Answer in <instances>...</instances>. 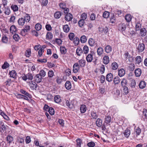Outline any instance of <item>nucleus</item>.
I'll list each match as a JSON object with an SVG mask.
<instances>
[{"label":"nucleus","instance_id":"obj_25","mask_svg":"<svg viewBox=\"0 0 147 147\" xmlns=\"http://www.w3.org/2000/svg\"><path fill=\"white\" fill-rule=\"evenodd\" d=\"M80 67H83L85 65L86 61L84 59H81L78 61Z\"/></svg>","mask_w":147,"mask_h":147},{"label":"nucleus","instance_id":"obj_32","mask_svg":"<svg viewBox=\"0 0 147 147\" xmlns=\"http://www.w3.org/2000/svg\"><path fill=\"white\" fill-rule=\"evenodd\" d=\"M139 86L140 88H144L146 86L145 82L144 81H141L140 83Z\"/></svg>","mask_w":147,"mask_h":147},{"label":"nucleus","instance_id":"obj_24","mask_svg":"<svg viewBox=\"0 0 147 147\" xmlns=\"http://www.w3.org/2000/svg\"><path fill=\"white\" fill-rule=\"evenodd\" d=\"M25 21L24 19L23 18H21L19 19L18 20V24L21 26H23Z\"/></svg>","mask_w":147,"mask_h":147},{"label":"nucleus","instance_id":"obj_28","mask_svg":"<svg viewBox=\"0 0 147 147\" xmlns=\"http://www.w3.org/2000/svg\"><path fill=\"white\" fill-rule=\"evenodd\" d=\"M80 40L81 43H84L86 42L87 39L85 35H83L81 36Z\"/></svg>","mask_w":147,"mask_h":147},{"label":"nucleus","instance_id":"obj_18","mask_svg":"<svg viewBox=\"0 0 147 147\" xmlns=\"http://www.w3.org/2000/svg\"><path fill=\"white\" fill-rule=\"evenodd\" d=\"M125 74V70L123 68L120 69L119 70L118 75L121 77L123 76Z\"/></svg>","mask_w":147,"mask_h":147},{"label":"nucleus","instance_id":"obj_49","mask_svg":"<svg viewBox=\"0 0 147 147\" xmlns=\"http://www.w3.org/2000/svg\"><path fill=\"white\" fill-rule=\"evenodd\" d=\"M114 82L115 84H119L120 82V80L119 78L117 76L115 77L114 79Z\"/></svg>","mask_w":147,"mask_h":147},{"label":"nucleus","instance_id":"obj_3","mask_svg":"<svg viewBox=\"0 0 147 147\" xmlns=\"http://www.w3.org/2000/svg\"><path fill=\"white\" fill-rule=\"evenodd\" d=\"M65 100V104L66 106L68 107V108L70 109H72L74 105V103L73 101L74 100L70 101V99L69 100Z\"/></svg>","mask_w":147,"mask_h":147},{"label":"nucleus","instance_id":"obj_2","mask_svg":"<svg viewBox=\"0 0 147 147\" xmlns=\"http://www.w3.org/2000/svg\"><path fill=\"white\" fill-rule=\"evenodd\" d=\"M99 30L101 34L104 35L108 32L109 28L107 27H101L99 28Z\"/></svg>","mask_w":147,"mask_h":147},{"label":"nucleus","instance_id":"obj_33","mask_svg":"<svg viewBox=\"0 0 147 147\" xmlns=\"http://www.w3.org/2000/svg\"><path fill=\"white\" fill-rule=\"evenodd\" d=\"M54 100L55 102L57 103H59L61 102L60 97L59 95H57L55 97Z\"/></svg>","mask_w":147,"mask_h":147},{"label":"nucleus","instance_id":"obj_6","mask_svg":"<svg viewBox=\"0 0 147 147\" xmlns=\"http://www.w3.org/2000/svg\"><path fill=\"white\" fill-rule=\"evenodd\" d=\"M34 80L35 82L37 83L40 82L42 80V77L39 74H37L36 75L34 78Z\"/></svg>","mask_w":147,"mask_h":147},{"label":"nucleus","instance_id":"obj_31","mask_svg":"<svg viewBox=\"0 0 147 147\" xmlns=\"http://www.w3.org/2000/svg\"><path fill=\"white\" fill-rule=\"evenodd\" d=\"M65 86L67 89H70L71 88V85L70 82L67 81L65 84Z\"/></svg>","mask_w":147,"mask_h":147},{"label":"nucleus","instance_id":"obj_52","mask_svg":"<svg viewBox=\"0 0 147 147\" xmlns=\"http://www.w3.org/2000/svg\"><path fill=\"white\" fill-rule=\"evenodd\" d=\"M31 51L30 49H28L25 52V55L27 57H29L30 56Z\"/></svg>","mask_w":147,"mask_h":147},{"label":"nucleus","instance_id":"obj_60","mask_svg":"<svg viewBox=\"0 0 147 147\" xmlns=\"http://www.w3.org/2000/svg\"><path fill=\"white\" fill-rule=\"evenodd\" d=\"M15 95L17 97L19 98H22L23 95L19 94L18 92H15L14 93Z\"/></svg>","mask_w":147,"mask_h":147},{"label":"nucleus","instance_id":"obj_10","mask_svg":"<svg viewBox=\"0 0 147 147\" xmlns=\"http://www.w3.org/2000/svg\"><path fill=\"white\" fill-rule=\"evenodd\" d=\"M65 20L67 21L71 20L73 18V16L70 13L67 14L65 16Z\"/></svg>","mask_w":147,"mask_h":147},{"label":"nucleus","instance_id":"obj_39","mask_svg":"<svg viewBox=\"0 0 147 147\" xmlns=\"http://www.w3.org/2000/svg\"><path fill=\"white\" fill-rule=\"evenodd\" d=\"M91 115L92 119H96L98 117V115L96 112L92 111L91 112Z\"/></svg>","mask_w":147,"mask_h":147},{"label":"nucleus","instance_id":"obj_54","mask_svg":"<svg viewBox=\"0 0 147 147\" xmlns=\"http://www.w3.org/2000/svg\"><path fill=\"white\" fill-rule=\"evenodd\" d=\"M39 74L42 77H44L46 75V72L44 70L42 69L40 70Z\"/></svg>","mask_w":147,"mask_h":147},{"label":"nucleus","instance_id":"obj_7","mask_svg":"<svg viewBox=\"0 0 147 147\" xmlns=\"http://www.w3.org/2000/svg\"><path fill=\"white\" fill-rule=\"evenodd\" d=\"M22 94H24L26 96L23 95L22 98L27 100H29L28 97L30 98H32V96L28 92H22Z\"/></svg>","mask_w":147,"mask_h":147},{"label":"nucleus","instance_id":"obj_41","mask_svg":"<svg viewBox=\"0 0 147 147\" xmlns=\"http://www.w3.org/2000/svg\"><path fill=\"white\" fill-rule=\"evenodd\" d=\"M53 37V35L51 33L48 32L47 34L46 38L47 39H51Z\"/></svg>","mask_w":147,"mask_h":147},{"label":"nucleus","instance_id":"obj_20","mask_svg":"<svg viewBox=\"0 0 147 147\" xmlns=\"http://www.w3.org/2000/svg\"><path fill=\"white\" fill-rule=\"evenodd\" d=\"M111 69L113 70H115L117 69L118 67V64L116 62L113 63L111 65Z\"/></svg>","mask_w":147,"mask_h":147},{"label":"nucleus","instance_id":"obj_57","mask_svg":"<svg viewBox=\"0 0 147 147\" xmlns=\"http://www.w3.org/2000/svg\"><path fill=\"white\" fill-rule=\"evenodd\" d=\"M13 38L16 41H18L20 39V37L18 34H15L13 36Z\"/></svg>","mask_w":147,"mask_h":147},{"label":"nucleus","instance_id":"obj_64","mask_svg":"<svg viewBox=\"0 0 147 147\" xmlns=\"http://www.w3.org/2000/svg\"><path fill=\"white\" fill-rule=\"evenodd\" d=\"M87 146L89 147H94L95 146V144L93 142H90L88 143Z\"/></svg>","mask_w":147,"mask_h":147},{"label":"nucleus","instance_id":"obj_61","mask_svg":"<svg viewBox=\"0 0 147 147\" xmlns=\"http://www.w3.org/2000/svg\"><path fill=\"white\" fill-rule=\"evenodd\" d=\"M1 128L2 130L3 131H5L6 130V128L5 125L2 123H1Z\"/></svg>","mask_w":147,"mask_h":147},{"label":"nucleus","instance_id":"obj_15","mask_svg":"<svg viewBox=\"0 0 147 147\" xmlns=\"http://www.w3.org/2000/svg\"><path fill=\"white\" fill-rule=\"evenodd\" d=\"M103 63L105 64H108L109 61V59L108 56L105 55L103 58Z\"/></svg>","mask_w":147,"mask_h":147},{"label":"nucleus","instance_id":"obj_22","mask_svg":"<svg viewBox=\"0 0 147 147\" xmlns=\"http://www.w3.org/2000/svg\"><path fill=\"white\" fill-rule=\"evenodd\" d=\"M80 110L81 113H84L86 110V105H81L80 108Z\"/></svg>","mask_w":147,"mask_h":147},{"label":"nucleus","instance_id":"obj_14","mask_svg":"<svg viewBox=\"0 0 147 147\" xmlns=\"http://www.w3.org/2000/svg\"><path fill=\"white\" fill-rule=\"evenodd\" d=\"M140 34L142 36H145L146 34V30L145 28H143L140 30Z\"/></svg>","mask_w":147,"mask_h":147},{"label":"nucleus","instance_id":"obj_29","mask_svg":"<svg viewBox=\"0 0 147 147\" xmlns=\"http://www.w3.org/2000/svg\"><path fill=\"white\" fill-rule=\"evenodd\" d=\"M103 52V50L102 48L100 47L97 49V53L99 56L101 55Z\"/></svg>","mask_w":147,"mask_h":147},{"label":"nucleus","instance_id":"obj_4","mask_svg":"<svg viewBox=\"0 0 147 147\" xmlns=\"http://www.w3.org/2000/svg\"><path fill=\"white\" fill-rule=\"evenodd\" d=\"M136 48L138 52H141L144 50L145 46L143 43H139Z\"/></svg>","mask_w":147,"mask_h":147},{"label":"nucleus","instance_id":"obj_45","mask_svg":"<svg viewBox=\"0 0 147 147\" xmlns=\"http://www.w3.org/2000/svg\"><path fill=\"white\" fill-rule=\"evenodd\" d=\"M11 9L14 11H17L18 10V6L16 5H12L11 7Z\"/></svg>","mask_w":147,"mask_h":147},{"label":"nucleus","instance_id":"obj_36","mask_svg":"<svg viewBox=\"0 0 147 147\" xmlns=\"http://www.w3.org/2000/svg\"><path fill=\"white\" fill-rule=\"evenodd\" d=\"M131 16L130 14H127L125 16V19L127 22H130L131 20Z\"/></svg>","mask_w":147,"mask_h":147},{"label":"nucleus","instance_id":"obj_12","mask_svg":"<svg viewBox=\"0 0 147 147\" xmlns=\"http://www.w3.org/2000/svg\"><path fill=\"white\" fill-rule=\"evenodd\" d=\"M136 76L137 77H140L142 73L141 70L140 68H137L136 69L135 71Z\"/></svg>","mask_w":147,"mask_h":147},{"label":"nucleus","instance_id":"obj_9","mask_svg":"<svg viewBox=\"0 0 147 147\" xmlns=\"http://www.w3.org/2000/svg\"><path fill=\"white\" fill-rule=\"evenodd\" d=\"M113 78V76L111 73L108 74L106 77V79L109 82H110L112 80Z\"/></svg>","mask_w":147,"mask_h":147},{"label":"nucleus","instance_id":"obj_53","mask_svg":"<svg viewBox=\"0 0 147 147\" xmlns=\"http://www.w3.org/2000/svg\"><path fill=\"white\" fill-rule=\"evenodd\" d=\"M48 111L51 115H53L54 114L55 111L54 109L52 107H50Z\"/></svg>","mask_w":147,"mask_h":147},{"label":"nucleus","instance_id":"obj_46","mask_svg":"<svg viewBox=\"0 0 147 147\" xmlns=\"http://www.w3.org/2000/svg\"><path fill=\"white\" fill-rule=\"evenodd\" d=\"M35 28L36 30H40L41 28V25L40 24L38 23L36 24L35 25Z\"/></svg>","mask_w":147,"mask_h":147},{"label":"nucleus","instance_id":"obj_38","mask_svg":"<svg viewBox=\"0 0 147 147\" xmlns=\"http://www.w3.org/2000/svg\"><path fill=\"white\" fill-rule=\"evenodd\" d=\"M30 18L29 15L26 14L24 16V18L25 21L26 22H28L30 20Z\"/></svg>","mask_w":147,"mask_h":147},{"label":"nucleus","instance_id":"obj_44","mask_svg":"<svg viewBox=\"0 0 147 147\" xmlns=\"http://www.w3.org/2000/svg\"><path fill=\"white\" fill-rule=\"evenodd\" d=\"M68 37L70 40H73L74 38L75 37L74 34L73 33H69L68 35Z\"/></svg>","mask_w":147,"mask_h":147},{"label":"nucleus","instance_id":"obj_16","mask_svg":"<svg viewBox=\"0 0 147 147\" xmlns=\"http://www.w3.org/2000/svg\"><path fill=\"white\" fill-rule=\"evenodd\" d=\"M111 121V117L110 116H105V123L107 124H109Z\"/></svg>","mask_w":147,"mask_h":147},{"label":"nucleus","instance_id":"obj_19","mask_svg":"<svg viewBox=\"0 0 147 147\" xmlns=\"http://www.w3.org/2000/svg\"><path fill=\"white\" fill-rule=\"evenodd\" d=\"M105 51L107 53H110L112 50V48L109 45H107L105 48Z\"/></svg>","mask_w":147,"mask_h":147},{"label":"nucleus","instance_id":"obj_17","mask_svg":"<svg viewBox=\"0 0 147 147\" xmlns=\"http://www.w3.org/2000/svg\"><path fill=\"white\" fill-rule=\"evenodd\" d=\"M88 43L89 45L91 47L94 46L96 44L94 40L92 38H90L88 40Z\"/></svg>","mask_w":147,"mask_h":147},{"label":"nucleus","instance_id":"obj_30","mask_svg":"<svg viewBox=\"0 0 147 147\" xmlns=\"http://www.w3.org/2000/svg\"><path fill=\"white\" fill-rule=\"evenodd\" d=\"M136 63L137 64H139L142 61V58L140 56H137L135 59Z\"/></svg>","mask_w":147,"mask_h":147},{"label":"nucleus","instance_id":"obj_47","mask_svg":"<svg viewBox=\"0 0 147 147\" xmlns=\"http://www.w3.org/2000/svg\"><path fill=\"white\" fill-rule=\"evenodd\" d=\"M109 16V12L105 11L103 14V16L105 18H107Z\"/></svg>","mask_w":147,"mask_h":147},{"label":"nucleus","instance_id":"obj_35","mask_svg":"<svg viewBox=\"0 0 147 147\" xmlns=\"http://www.w3.org/2000/svg\"><path fill=\"white\" fill-rule=\"evenodd\" d=\"M73 40V43L75 46L77 45H78L80 42V40L78 38L76 37Z\"/></svg>","mask_w":147,"mask_h":147},{"label":"nucleus","instance_id":"obj_63","mask_svg":"<svg viewBox=\"0 0 147 147\" xmlns=\"http://www.w3.org/2000/svg\"><path fill=\"white\" fill-rule=\"evenodd\" d=\"M100 69L101 73L102 74H103L104 73L105 70V66L103 65H102L100 67Z\"/></svg>","mask_w":147,"mask_h":147},{"label":"nucleus","instance_id":"obj_50","mask_svg":"<svg viewBox=\"0 0 147 147\" xmlns=\"http://www.w3.org/2000/svg\"><path fill=\"white\" fill-rule=\"evenodd\" d=\"M87 17V14L85 13H82L81 16V18L82 19L81 20H84L86 19Z\"/></svg>","mask_w":147,"mask_h":147},{"label":"nucleus","instance_id":"obj_13","mask_svg":"<svg viewBox=\"0 0 147 147\" xmlns=\"http://www.w3.org/2000/svg\"><path fill=\"white\" fill-rule=\"evenodd\" d=\"M102 120L100 119H97L96 122V126L98 127H101L102 125Z\"/></svg>","mask_w":147,"mask_h":147},{"label":"nucleus","instance_id":"obj_58","mask_svg":"<svg viewBox=\"0 0 147 147\" xmlns=\"http://www.w3.org/2000/svg\"><path fill=\"white\" fill-rule=\"evenodd\" d=\"M48 76L52 78L54 75V72L52 70H49L48 73Z\"/></svg>","mask_w":147,"mask_h":147},{"label":"nucleus","instance_id":"obj_11","mask_svg":"<svg viewBox=\"0 0 147 147\" xmlns=\"http://www.w3.org/2000/svg\"><path fill=\"white\" fill-rule=\"evenodd\" d=\"M10 77L14 79H16L17 76V73L15 70H12L9 73Z\"/></svg>","mask_w":147,"mask_h":147},{"label":"nucleus","instance_id":"obj_26","mask_svg":"<svg viewBox=\"0 0 147 147\" xmlns=\"http://www.w3.org/2000/svg\"><path fill=\"white\" fill-rule=\"evenodd\" d=\"M9 30L13 34L17 31V29L15 26L12 25L10 27Z\"/></svg>","mask_w":147,"mask_h":147},{"label":"nucleus","instance_id":"obj_21","mask_svg":"<svg viewBox=\"0 0 147 147\" xmlns=\"http://www.w3.org/2000/svg\"><path fill=\"white\" fill-rule=\"evenodd\" d=\"M130 134V131L129 129H126L123 132V134L125 136L126 138H128Z\"/></svg>","mask_w":147,"mask_h":147},{"label":"nucleus","instance_id":"obj_42","mask_svg":"<svg viewBox=\"0 0 147 147\" xmlns=\"http://www.w3.org/2000/svg\"><path fill=\"white\" fill-rule=\"evenodd\" d=\"M89 51L88 47L86 45L84 46L83 48V51L85 54H87Z\"/></svg>","mask_w":147,"mask_h":147},{"label":"nucleus","instance_id":"obj_56","mask_svg":"<svg viewBox=\"0 0 147 147\" xmlns=\"http://www.w3.org/2000/svg\"><path fill=\"white\" fill-rule=\"evenodd\" d=\"M43 49L44 48H41L39 50L38 53V55L40 57H41L42 56V54L44 52V50H43Z\"/></svg>","mask_w":147,"mask_h":147},{"label":"nucleus","instance_id":"obj_23","mask_svg":"<svg viewBox=\"0 0 147 147\" xmlns=\"http://www.w3.org/2000/svg\"><path fill=\"white\" fill-rule=\"evenodd\" d=\"M63 28V31L66 33L68 32L70 30L69 27L67 24L64 25Z\"/></svg>","mask_w":147,"mask_h":147},{"label":"nucleus","instance_id":"obj_48","mask_svg":"<svg viewBox=\"0 0 147 147\" xmlns=\"http://www.w3.org/2000/svg\"><path fill=\"white\" fill-rule=\"evenodd\" d=\"M129 70L131 71H133L135 68V65L134 63H131L129 66Z\"/></svg>","mask_w":147,"mask_h":147},{"label":"nucleus","instance_id":"obj_1","mask_svg":"<svg viewBox=\"0 0 147 147\" xmlns=\"http://www.w3.org/2000/svg\"><path fill=\"white\" fill-rule=\"evenodd\" d=\"M94 54V52L91 51H90V53L86 57V59L88 62H90L92 61L93 59V55Z\"/></svg>","mask_w":147,"mask_h":147},{"label":"nucleus","instance_id":"obj_8","mask_svg":"<svg viewBox=\"0 0 147 147\" xmlns=\"http://www.w3.org/2000/svg\"><path fill=\"white\" fill-rule=\"evenodd\" d=\"M126 28V24L124 23L121 24L119 25V30L121 31H125Z\"/></svg>","mask_w":147,"mask_h":147},{"label":"nucleus","instance_id":"obj_62","mask_svg":"<svg viewBox=\"0 0 147 147\" xmlns=\"http://www.w3.org/2000/svg\"><path fill=\"white\" fill-rule=\"evenodd\" d=\"M27 79L29 80H32L33 78V77L32 74L31 73H28L26 75Z\"/></svg>","mask_w":147,"mask_h":147},{"label":"nucleus","instance_id":"obj_37","mask_svg":"<svg viewBox=\"0 0 147 147\" xmlns=\"http://www.w3.org/2000/svg\"><path fill=\"white\" fill-rule=\"evenodd\" d=\"M82 53V50L80 48H78L76 50V53L78 56H80Z\"/></svg>","mask_w":147,"mask_h":147},{"label":"nucleus","instance_id":"obj_27","mask_svg":"<svg viewBox=\"0 0 147 147\" xmlns=\"http://www.w3.org/2000/svg\"><path fill=\"white\" fill-rule=\"evenodd\" d=\"M6 140L8 143H11L13 140V138L11 136L9 135L6 137Z\"/></svg>","mask_w":147,"mask_h":147},{"label":"nucleus","instance_id":"obj_40","mask_svg":"<svg viewBox=\"0 0 147 147\" xmlns=\"http://www.w3.org/2000/svg\"><path fill=\"white\" fill-rule=\"evenodd\" d=\"M61 15V13L59 11H57L54 14V17L55 18L58 19L59 18Z\"/></svg>","mask_w":147,"mask_h":147},{"label":"nucleus","instance_id":"obj_43","mask_svg":"<svg viewBox=\"0 0 147 147\" xmlns=\"http://www.w3.org/2000/svg\"><path fill=\"white\" fill-rule=\"evenodd\" d=\"M76 142L77 143V147H81V144L82 142V140L80 139H78L76 140Z\"/></svg>","mask_w":147,"mask_h":147},{"label":"nucleus","instance_id":"obj_55","mask_svg":"<svg viewBox=\"0 0 147 147\" xmlns=\"http://www.w3.org/2000/svg\"><path fill=\"white\" fill-rule=\"evenodd\" d=\"M84 24V20H80L78 22V24L80 27H82Z\"/></svg>","mask_w":147,"mask_h":147},{"label":"nucleus","instance_id":"obj_51","mask_svg":"<svg viewBox=\"0 0 147 147\" xmlns=\"http://www.w3.org/2000/svg\"><path fill=\"white\" fill-rule=\"evenodd\" d=\"M9 66V64L6 62H5L2 65V68L3 69H6Z\"/></svg>","mask_w":147,"mask_h":147},{"label":"nucleus","instance_id":"obj_34","mask_svg":"<svg viewBox=\"0 0 147 147\" xmlns=\"http://www.w3.org/2000/svg\"><path fill=\"white\" fill-rule=\"evenodd\" d=\"M141 24L139 22H138L136 24V30L137 31H139L141 29Z\"/></svg>","mask_w":147,"mask_h":147},{"label":"nucleus","instance_id":"obj_5","mask_svg":"<svg viewBox=\"0 0 147 147\" xmlns=\"http://www.w3.org/2000/svg\"><path fill=\"white\" fill-rule=\"evenodd\" d=\"M73 71L74 73H77L79 69L80 66L78 63H75L73 65Z\"/></svg>","mask_w":147,"mask_h":147},{"label":"nucleus","instance_id":"obj_59","mask_svg":"<svg viewBox=\"0 0 147 147\" xmlns=\"http://www.w3.org/2000/svg\"><path fill=\"white\" fill-rule=\"evenodd\" d=\"M137 135H139L141 132V129L139 127H137L135 131Z\"/></svg>","mask_w":147,"mask_h":147}]
</instances>
